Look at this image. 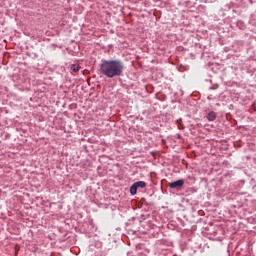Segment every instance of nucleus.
<instances>
[{
    "label": "nucleus",
    "instance_id": "nucleus-7",
    "mask_svg": "<svg viewBox=\"0 0 256 256\" xmlns=\"http://www.w3.org/2000/svg\"><path fill=\"white\" fill-rule=\"evenodd\" d=\"M178 127H179V129H183V127H181V124H180V123H178Z\"/></svg>",
    "mask_w": 256,
    "mask_h": 256
},
{
    "label": "nucleus",
    "instance_id": "nucleus-2",
    "mask_svg": "<svg viewBox=\"0 0 256 256\" xmlns=\"http://www.w3.org/2000/svg\"><path fill=\"white\" fill-rule=\"evenodd\" d=\"M185 185V181L183 179L171 182L169 184L170 189H177V187H183Z\"/></svg>",
    "mask_w": 256,
    "mask_h": 256
},
{
    "label": "nucleus",
    "instance_id": "nucleus-1",
    "mask_svg": "<svg viewBox=\"0 0 256 256\" xmlns=\"http://www.w3.org/2000/svg\"><path fill=\"white\" fill-rule=\"evenodd\" d=\"M123 62L120 60H104L100 65V71L102 75L113 79V77H119L123 73Z\"/></svg>",
    "mask_w": 256,
    "mask_h": 256
},
{
    "label": "nucleus",
    "instance_id": "nucleus-3",
    "mask_svg": "<svg viewBox=\"0 0 256 256\" xmlns=\"http://www.w3.org/2000/svg\"><path fill=\"white\" fill-rule=\"evenodd\" d=\"M207 119L208 121H215V119H217V113H215L214 111L208 113Z\"/></svg>",
    "mask_w": 256,
    "mask_h": 256
},
{
    "label": "nucleus",
    "instance_id": "nucleus-5",
    "mask_svg": "<svg viewBox=\"0 0 256 256\" xmlns=\"http://www.w3.org/2000/svg\"><path fill=\"white\" fill-rule=\"evenodd\" d=\"M137 184H133L131 187H130V193L131 195H137Z\"/></svg>",
    "mask_w": 256,
    "mask_h": 256
},
{
    "label": "nucleus",
    "instance_id": "nucleus-4",
    "mask_svg": "<svg viewBox=\"0 0 256 256\" xmlns=\"http://www.w3.org/2000/svg\"><path fill=\"white\" fill-rule=\"evenodd\" d=\"M70 69L71 71H73V73H79V69H81V66H79V64H72Z\"/></svg>",
    "mask_w": 256,
    "mask_h": 256
},
{
    "label": "nucleus",
    "instance_id": "nucleus-6",
    "mask_svg": "<svg viewBox=\"0 0 256 256\" xmlns=\"http://www.w3.org/2000/svg\"><path fill=\"white\" fill-rule=\"evenodd\" d=\"M136 187L139 189H145L146 185L144 181L135 182Z\"/></svg>",
    "mask_w": 256,
    "mask_h": 256
}]
</instances>
